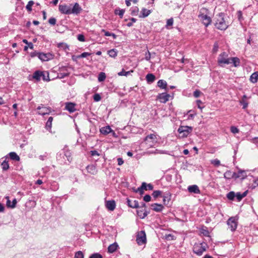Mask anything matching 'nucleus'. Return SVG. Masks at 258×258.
I'll use <instances>...</instances> for the list:
<instances>
[{"mask_svg":"<svg viewBox=\"0 0 258 258\" xmlns=\"http://www.w3.org/2000/svg\"><path fill=\"white\" fill-rule=\"evenodd\" d=\"M224 16L225 15L223 13H220L216 16L215 26L217 29L225 30L228 27V23L226 21Z\"/></svg>","mask_w":258,"mask_h":258,"instance_id":"obj_1","label":"nucleus"},{"mask_svg":"<svg viewBox=\"0 0 258 258\" xmlns=\"http://www.w3.org/2000/svg\"><path fill=\"white\" fill-rule=\"evenodd\" d=\"M158 136L156 133L147 135L144 139V141L149 147H154L158 143Z\"/></svg>","mask_w":258,"mask_h":258,"instance_id":"obj_2","label":"nucleus"},{"mask_svg":"<svg viewBox=\"0 0 258 258\" xmlns=\"http://www.w3.org/2000/svg\"><path fill=\"white\" fill-rule=\"evenodd\" d=\"M208 10L206 8H203L200 9L199 18L202 21L203 23L206 27H208L211 24V18L207 15Z\"/></svg>","mask_w":258,"mask_h":258,"instance_id":"obj_3","label":"nucleus"},{"mask_svg":"<svg viewBox=\"0 0 258 258\" xmlns=\"http://www.w3.org/2000/svg\"><path fill=\"white\" fill-rule=\"evenodd\" d=\"M207 244L205 242L195 244L193 247L194 252L198 255H201L206 250Z\"/></svg>","mask_w":258,"mask_h":258,"instance_id":"obj_4","label":"nucleus"},{"mask_svg":"<svg viewBox=\"0 0 258 258\" xmlns=\"http://www.w3.org/2000/svg\"><path fill=\"white\" fill-rule=\"evenodd\" d=\"M228 55L226 52H223L219 54L218 57V63L221 67H223V64H228L231 63L230 58H228Z\"/></svg>","mask_w":258,"mask_h":258,"instance_id":"obj_5","label":"nucleus"},{"mask_svg":"<svg viewBox=\"0 0 258 258\" xmlns=\"http://www.w3.org/2000/svg\"><path fill=\"white\" fill-rule=\"evenodd\" d=\"M192 131V127L189 126H180L178 129L179 136L180 138L187 137Z\"/></svg>","mask_w":258,"mask_h":258,"instance_id":"obj_6","label":"nucleus"},{"mask_svg":"<svg viewBox=\"0 0 258 258\" xmlns=\"http://www.w3.org/2000/svg\"><path fill=\"white\" fill-rule=\"evenodd\" d=\"M73 68L71 66H62L59 68V73L58 74V77L60 79H63L68 77L70 74V70L72 69Z\"/></svg>","mask_w":258,"mask_h":258,"instance_id":"obj_7","label":"nucleus"},{"mask_svg":"<svg viewBox=\"0 0 258 258\" xmlns=\"http://www.w3.org/2000/svg\"><path fill=\"white\" fill-rule=\"evenodd\" d=\"M136 241L139 245L145 244L146 242V235L144 231H141L138 232L137 235Z\"/></svg>","mask_w":258,"mask_h":258,"instance_id":"obj_8","label":"nucleus"},{"mask_svg":"<svg viewBox=\"0 0 258 258\" xmlns=\"http://www.w3.org/2000/svg\"><path fill=\"white\" fill-rule=\"evenodd\" d=\"M72 4H70L69 5H67L66 4L59 5L58 9L59 12L62 14L65 15H70L71 14V6Z\"/></svg>","mask_w":258,"mask_h":258,"instance_id":"obj_9","label":"nucleus"},{"mask_svg":"<svg viewBox=\"0 0 258 258\" xmlns=\"http://www.w3.org/2000/svg\"><path fill=\"white\" fill-rule=\"evenodd\" d=\"M237 219L235 217H230L227 221V224L229 226V228L232 231H234L236 230L237 226Z\"/></svg>","mask_w":258,"mask_h":258,"instance_id":"obj_10","label":"nucleus"},{"mask_svg":"<svg viewBox=\"0 0 258 258\" xmlns=\"http://www.w3.org/2000/svg\"><path fill=\"white\" fill-rule=\"evenodd\" d=\"M37 109L39 110L38 113L40 115H44L49 114L51 111V109L49 107H45L42 105V106H38Z\"/></svg>","mask_w":258,"mask_h":258,"instance_id":"obj_11","label":"nucleus"},{"mask_svg":"<svg viewBox=\"0 0 258 258\" xmlns=\"http://www.w3.org/2000/svg\"><path fill=\"white\" fill-rule=\"evenodd\" d=\"M169 97L170 95L168 94L163 93L159 94L157 98L161 103H165L169 100Z\"/></svg>","mask_w":258,"mask_h":258,"instance_id":"obj_12","label":"nucleus"},{"mask_svg":"<svg viewBox=\"0 0 258 258\" xmlns=\"http://www.w3.org/2000/svg\"><path fill=\"white\" fill-rule=\"evenodd\" d=\"M82 11V9L78 3H75L73 7L72 8L71 7V14H73L77 15L79 14Z\"/></svg>","mask_w":258,"mask_h":258,"instance_id":"obj_13","label":"nucleus"},{"mask_svg":"<svg viewBox=\"0 0 258 258\" xmlns=\"http://www.w3.org/2000/svg\"><path fill=\"white\" fill-rule=\"evenodd\" d=\"M53 55L50 53H40L39 54V58L42 61H48L53 58Z\"/></svg>","mask_w":258,"mask_h":258,"instance_id":"obj_14","label":"nucleus"},{"mask_svg":"<svg viewBox=\"0 0 258 258\" xmlns=\"http://www.w3.org/2000/svg\"><path fill=\"white\" fill-rule=\"evenodd\" d=\"M63 154L65 156L68 161V163H71L72 160V153L69 150L68 147L66 146L62 150Z\"/></svg>","mask_w":258,"mask_h":258,"instance_id":"obj_15","label":"nucleus"},{"mask_svg":"<svg viewBox=\"0 0 258 258\" xmlns=\"http://www.w3.org/2000/svg\"><path fill=\"white\" fill-rule=\"evenodd\" d=\"M75 105L76 104L74 103L69 102H66L65 103V109L70 113H73L76 110Z\"/></svg>","mask_w":258,"mask_h":258,"instance_id":"obj_16","label":"nucleus"},{"mask_svg":"<svg viewBox=\"0 0 258 258\" xmlns=\"http://www.w3.org/2000/svg\"><path fill=\"white\" fill-rule=\"evenodd\" d=\"M105 206L108 210L112 211L115 208V202L114 200L107 201L105 203Z\"/></svg>","mask_w":258,"mask_h":258,"instance_id":"obj_17","label":"nucleus"},{"mask_svg":"<svg viewBox=\"0 0 258 258\" xmlns=\"http://www.w3.org/2000/svg\"><path fill=\"white\" fill-rule=\"evenodd\" d=\"M188 191L190 193H194L196 194H200V190L197 185H192L188 186Z\"/></svg>","mask_w":258,"mask_h":258,"instance_id":"obj_18","label":"nucleus"},{"mask_svg":"<svg viewBox=\"0 0 258 258\" xmlns=\"http://www.w3.org/2000/svg\"><path fill=\"white\" fill-rule=\"evenodd\" d=\"M152 209L157 212H161L164 209V207L162 204L157 203L153 204L151 205Z\"/></svg>","mask_w":258,"mask_h":258,"instance_id":"obj_19","label":"nucleus"},{"mask_svg":"<svg viewBox=\"0 0 258 258\" xmlns=\"http://www.w3.org/2000/svg\"><path fill=\"white\" fill-rule=\"evenodd\" d=\"M247 99L248 98L246 95H244L241 99L239 100V103L240 105H242V108L244 109H246L248 106V103L247 101Z\"/></svg>","mask_w":258,"mask_h":258,"instance_id":"obj_20","label":"nucleus"},{"mask_svg":"<svg viewBox=\"0 0 258 258\" xmlns=\"http://www.w3.org/2000/svg\"><path fill=\"white\" fill-rule=\"evenodd\" d=\"M127 205L128 206V207L132 208H138L140 207L138 202L136 200L132 201L128 199H127Z\"/></svg>","mask_w":258,"mask_h":258,"instance_id":"obj_21","label":"nucleus"},{"mask_svg":"<svg viewBox=\"0 0 258 258\" xmlns=\"http://www.w3.org/2000/svg\"><path fill=\"white\" fill-rule=\"evenodd\" d=\"M163 202L164 205H167L170 201L171 194L169 192H166L163 195Z\"/></svg>","mask_w":258,"mask_h":258,"instance_id":"obj_22","label":"nucleus"},{"mask_svg":"<svg viewBox=\"0 0 258 258\" xmlns=\"http://www.w3.org/2000/svg\"><path fill=\"white\" fill-rule=\"evenodd\" d=\"M118 247V245L116 242L110 244L108 247V252L111 253L115 252Z\"/></svg>","mask_w":258,"mask_h":258,"instance_id":"obj_23","label":"nucleus"},{"mask_svg":"<svg viewBox=\"0 0 258 258\" xmlns=\"http://www.w3.org/2000/svg\"><path fill=\"white\" fill-rule=\"evenodd\" d=\"M86 169L87 170L88 172L93 175L95 174L97 172L96 167L94 165H88L86 167Z\"/></svg>","mask_w":258,"mask_h":258,"instance_id":"obj_24","label":"nucleus"},{"mask_svg":"<svg viewBox=\"0 0 258 258\" xmlns=\"http://www.w3.org/2000/svg\"><path fill=\"white\" fill-rule=\"evenodd\" d=\"M100 132L103 135H107L109 133H111L112 130L109 125H107L101 128L100 129Z\"/></svg>","mask_w":258,"mask_h":258,"instance_id":"obj_25","label":"nucleus"},{"mask_svg":"<svg viewBox=\"0 0 258 258\" xmlns=\"http://www.w3.org/2000/svg\"><path fill=\"white\" fill-rule=\"evenodd\" d=\"M151 13V11L147 10L145 8H143L141 11V15L139 16L140 18H146Z\"/></svg>","mask_w":258,"mask_h":258,"instance_id":"obj_26","label":"nucleus"},{"mask_svg":"<svg viewBox=\"0 0 258 258\" xmlns=\"http://www.w3.org/2000/svg\"><path fill=\"white\" fill-rule=\"evenodd\" d=\"M146 80L148 84H151L155 80V76L153 74H148Z\"/></svg>","mask_w":258,"mask_h":258,"instance_id":"obj_27","label":"nucleus"},{"mask_svg":"<svg viewBox=\"0 0 258 258\" xmlns=\"http://www.w3.org/2000/svg\"><path fill=\"white\" fill-rule=\"evenodd\" d=\"M230 61L232 63L235 67L240 66V59L237 57H233L230 58Z\"/></svg>","mask_w":258,"mask_h":258,"instance_id":"obj_28","label":"nucleus"},{"mask_svg":"<svg viewBox=\"0 0 258 258\" xmlns=\"http://www.w3.org/2000/svg\"><path fill=\"white\" fill-rule=\"evenodd\" d=\"M235 174L234 175V178L237 179L238 178H240L241 179H243L244 176H245L243 174L245 173V171L243 170H239L237 172H234Z\"/></svg>","mask_w":258,"mask_h":258,"instance_id":"obj_29","label":"nucleus"},{"mask_svg":"<svg viewBox=\"0 0 258 258\" xmlns=\"http://www.w3.org/2000/svg\"><path fill=\"white\" fill-rule=\"evenodd\" d=\"M234 175H235L234 172H232L230 170H227L224 174V177L226 179H230L231 178H234Z\"/></svg>","mask_w":258,"mask_h":258,"instance_id":"obj_30","label":"nucleus"},{"mask_svg":"<svg viewBox=\"0 0 258 258\" xmlns=\"http://www.w3.org/2000/svg\"><path fill=\"white\" fill-rule=\"evenodd\" d=\"M42 72L39 71H35L33 75V78L39 81L41 79V77L42 75Z\"/></svg>","mask_w":258,"mask_h":258,"instance_id":"obj_31","label":"nucleus"},{"mask_svg":"<svg viewBox=\"0 0 258 258\" xmlns=\"http://www.w3.org/2000/svg\"><path fill=\"white\" fill-rule=\"evenodd\" d=\"M247 194V191H245L242 194L238 192L235 194V197L238 201H240L244 197H246Z\"/></svg>","mask_w":258,"mask_h":258,"instance_id":"obj_32","label":"nucleus"},{"mask_svg":"<svg viewBox=\"0 0 258 258\" xmlns=\"http://www.w3.org/2000/svg\"><path fill=\"white\" fill-rule=\"evenodd\" d=\"M258 80V72H254L251 74L250 77V81L253 83H255L257 82Z\"/></svg>","mask_w":258,"mask_h":258,"instance_id":"obj_33","label":"nucleus"},{"mask_svg":"<svg viewBox=\"0 0 258 258\" xmlns=\"http://www.w3.org/2000/svg\"><path fill=\"white\" fill-rule=\"evenodd\" d=\"M167 85V82L163 80H160L157 82V86L162 89H166Z\"/></svg>","mask_w":258,"mask_h":258,"instance_id":"obj_34","label":"nucleus"},{"mask_svg":"<svg viewBox=\"0 0 258 258\" xmlns=\"http://www.w3.org/2000/svg\"><path fill=\"white\" fill-rule=\"evenodd\" d=\"M149 212L147 211L143 212L142 210H138L137 214L141 219L145 218L148 214Z\"/></svg>","mask_w":258,"mask_h":258,"instance_id":"obj_35","label":"nucleus"},{"mask_svg":"<svg viewBox=\"0 0 258 258\" xmlns=\"http://www.w3.org/2000/svg\"><path fill=\"white\" fill-rule=\"evenodd\" d=\"M50 189L53 191H56L59 188L58 183L55 181L50 182Z\"/></svg>","mask_w":258,"mask_h":258,"instance_id":"obj_36","label":"nucleus"},{"mask_svg":"<svg viewBox=\"0 0 258 258\" xmlns=\"http://www.w3.org/2000/svg\"><path fill=\"white\" fill-rule=\"evenodd\" d=\"M107 53L110 57L115 58L117 55V50L113 48L108 50Z\"/></svg>","mask_w":258,"mask_h":258,"instance_id":"obj_37","label":"nucleus"},{"mask_svg":"<svg viewBox=\"0 0 258 258\" xmlns=\"http://www.w3.org/2000/svg\"><path fill=\"white\" fill-rule=\"evenodd\" d=\"M200 232L201 234H202L203 235L207 237L210 236V232L208 230L207 228L205 226L203 227L200 229Z\"/></svg>","mask_w":258,"mask_h":258,"instance_id":"obj_38","label":"nucleus"},{"mask_svg":"<svg viewBox=\"0 0 258 258\" xmlns=\"http://www.w3.org/2000/svg\"><path fill=\"white\" fill-rule=\"evenodd\" d=\"M9 156L12 160L18 161L20 160L19 156L15 152H10Z\"/></svg>","mask_w":258,"mask_h":258,"instance_id":"obj_39","label":"nucleus"},{"mask_svg":"<svg viewBox=\"0 0 258 258\" xmlns=\"http://www.w3.org/2000/svg\"><path fill=\"white\" fill-rule=\"evenodd\" d=\"M52 120L53 117L52 116H50L46 123L45 127L47 130H50L51 129Z\"/></svg>","mask_w":258,"mask_h":258,"instance_id":"obj_40","label":"nucleus"},{"mask_svg":"<svg viewBox=\"0 0 258 258\" xmlns=\"http://www.w3.org/2000/svg\"><path fill=\"white\" fill-rule=\"evenodd\" d=\"M146 183L143 182L141 186L138 188L137 192H139L140 195H143L144 193V190L146 189Z\"/></svg>","mask_w":258,"mask_h":258,"instance_id":"obj_41","label":"nucleus"},{"mask_svg":"<svg viewBox=\"0 0 258 258\" xmlns=\"http://www.w3.org/2000/svg\"><path fill=\"white\" fill-rule=\"evenodd\" d=\"M125 11L123 9H115L114 11V14L116 15H118L120 18H122Z\"/></svg>","mask_w":258,"mask_h":258,"instance_id":"obj_42","label":"nucleus"},{"mask_svg":"<svg viewBox=\"0 0 258 258\" xmlns=\"http://www.w3.org/2000/svg\"><path fill=\"white\" fill-rule=\"evenodd\" d=\"M1 166L4 170H7L9 168V165L8 161H7V158H6L1 164Z\"/></svg>","mask_w":258,"mask_h":258,"instance_id":"obj_43","label":"nucleus"},{"mask_svg":"<svg viewBox=\"0 0 258 258\" xmlns=\"http://www.w3.org/2000/svg\"><path fill=\"white\" fill-rule=\"evenodd\" d=\"M106 78V75L103 72H101L98 75V80L99 82H101L105 80Z\"/></svg>","mask_w":258,"mask_h":258,"instance_id":"obj_44","label":"nucleus"},{"mask_svg":"<svg viewBox=\"0 0 258 258\" xmlns=\"http://www.w3.org/2000/svg\"><path fill=\"white\" fill-rule=\"evenodd\" d=\"M226 197L228 200L233 201L235 197V193L232 191H230L227 194Z\"/></svg>","mask_w":258,"mask_h":258,"instance_id":"obj_45","label":"nucleus"},{"mask_svg":"<svg viewBox=\"0 0 258 258\" xmlns=\"http://www.w3.org/2000/svg\"><path fill=\"white\" fill-rule=\"evenodd\" d=\"M162 191L159 190H154L152 193V196L154 198H157L162 195Z\"/></svg>","mask_w":258,"mask_h":258,"instance_id":"obj_46","label":"nucleus"},{"mask_svg":"<svg viewBox=\"0 0 258 258\" xmlns=\"http://www.w3.org/2000/svg\"><path fill=\"white\" fill-rule=\"evenodd\" d=\"M133 72V71H131V72ZM130 74H131L130 71L126 72L124 70V69H122V71L121 72L118 73L117 74L119 76H127Z\"/></svg>","mask_w":258,"mask_h":258,"instance_id":"obj_47","label":"nucleus"},{"mask_svg":"<svg viewBox=\"0 0 258 258\" xmlns=\"http://www.w3.org/2000/svg\"><path fill=\"white\" fill-rule=\"evenodd\" d=\"M34 2L33 1H30L28 3V4H27V6L26 7V9L28 11H29V12H31L32 11V6L34 4Z\"/></svg>","mask_w":258,"mask_h":258,"instance_id":"obj_48","label":"nucleus"},{"mask_svg":"<svg viewBox=\"0 0 258 258\" xmlns=\"http://www.w3.org/2000/svg\"><path fill=\"white\" fill-rule=\"evenodd\" d=\"M211 163L216 167H218L220 165V161L218 159L211 160Z\"/></svg>","mask_w":258,"mask_h":258,"instance_id":"obj_49","label":"nucleus"},{"mask_svg":"<svg viewBox=\"0 0 258 258\" xmlns=\"http://www.w3.org/2000/svg\"><path fill=\"white\" fill-rule=\"evenodd\" d=\"M42 77L44 81H49L50 80L49 78V74L48 72H42Z\"/></svg>","mask_w":258,"mask_h":258,"instance_id":"obj_50","label":"nucleus"},{"mask_svg":"<svg viewBox=\"0 0 258 258\" xmlns=\"http://www.w3.org/2000/svg\"><path fill=\"white\" fill-rule=\"evenodd\" d=\"M173 19L172 18L167 20L166 25V27L168 28L169 27H171L173 25Z\"/></svg>","mask_w":258,"mask_h":258,"instance_id":"obj_51","label":"nucleus"},{"mask_svg":"<svg viewBox=\"0 0 258 258\" xmlns=\"http://www.w3.org/2000/svg\"><path fill=\"white\" fill-rule=\"evenodd\" d=\"M230 131L234 134H237L239 132V130L235 126H231L230 127Z\"/></svg>","mask_w":258,"mask_h":258,"instance_id":"obj_52","label":"nucleus"},{"mask_svg":"<svg viewBox=\"0 0 258 258\" xmlns=\"http://www.w3.org/2000/svg\"><path fill=\"white\" fill-rule=\"evenodd\" d=\"M74 258H84V254L81 251L76 252Z\"/></svg>","mask_w":258,"mask_h":258,"instance_id":"obj_53","label":"nucleus"},{"mask_svg":"<svg viewBox=\"0 0 258 258\" xmlns=\"http://www.w3.org/2000/svg\"><path fill=\"white\" fill-rule=\"evenodd\" d=\"M56 20L55 18L51 17L48 20V23L51 25H55L56 24Z\"/></svg>","mask_w":258,"mask_h":258,"instance_id":"obj_54","label":"nucleus"},{"mask_svg":"<svg viewBox=\"0 0 258 258\" xmlns=\"http://www.w3.org/2000/svg\"><path fill=\"white\" fill-rule=\"evenodd\" d=\"M89 258H103V257L100 254L98 253H95L91 254Z\"/></svg>","mask_w":258,"mask_h":258,"instance_id":"obj_55","label":"nucleus"},{"mask_svg":"<svg viewBox=\"0 0 258 258\" xmlns=\"http://www.w3.org/2000/svg\"><path fill=\"white\" fill-rule=\"evenodd\" d=\"M93 99L95 101L98 102L101 100V98L99 94H95L93 96Z\"/></svg>","mask_w":258,"mask_h":258,"instance_id":"obj_56","label":"nucleus"},{"mask_svg":"<svg viewBox=\"0 0 258 258\" xmlns=\"http://www.w3.org/2000/svg\"><path fill=\"white\" fill-rule=\"evenodd\" d=\"M202 94V93L201 92V91H200V90H196V91H194V96L195 97V98H198L199 97H200V96Z\"/></svg>","mask_w":258,"mask_h":258,"instance_id":"obj_57","label":"nucleus"},{"mask_svg":"<svg viewBox=\"0 0 258 258\" xmlns=\"http://www.w3.org/2000/svg\"><path fill=\"white\" fill-rule=\"evenodd\" d=\"M90 55V53H89L88 52H85L82 53L81 55L77 56V58L86 57L88 56H89Z\"/></svg>","mask_w":258,"mask_h":258,"instance_id":"obj_58","label":"nucleus"},{"mask_svg":"<svg viewBox=\"0 0 258 258\" xmlns=\"http://www.w3.org/2000/svg\"><path fill=\"white\" fill-rule=\"evenodd\" d=\"M130 20L131 21V22L128 23L126 24L127 26V27H131V26H133V23H135V22L137 21V19H135V18H132L130 19Z\"/></svg>","mask_w":258,"mask_h":258,"instance_id":"obj_59","label":"nucleus"},{"mask_svg":"<svg viewBox=\"0 0 258 258\" xmlns=\"http://www.w3.org/2000/svg\"><path fill=\"white\" fill-rule=\"evenodd\" d=\"M165 238L168 240H172L174 239V236L171 234H169L166 235Z\"/></svg>","mask_w":258,"mask_h":258,"instance_id":"obj_60","label":"nucleus"},{"mask_svg":"<svg viewBox=\"0 0 258 258\" xmlns=\"http://www.w3.org/2000/svg\"><path fill=\"white\" fill-rule=\"evenodd\" d=\"M78 40L81 42H84L85 41V37L83 34H79L77 36Z\"/></svg>","mask_w":258,"mask_h":258,"instance_id":"obj_61","label":"nucleus"},{"mask_svg":"<svg viewBox=\"0 0 258 258\" xmlns=\"http://www.w3.org/2000/svg\"><path fill=\"white\" fill-rule=\"evenodd\" d=\"M90 154L92 156H99L100 154L96 150H92L90 152Z\"/></svg>","mask_w":258,"mask_h":258,"instance_id":"obj_62","label":"nucleus"},{"mask_svg":"<svg viewBox=\"0 0 258 258\" xmlns=\"http://www.w3.org/2000/svg\"><path fill=\"white\" fill-rule=\"evenodd\" d=\"M144 201L146 202H149L151 201V197L149 195H146L144 197Z\"/></svg>","mask_w":258,"mask_h":258,"instance_id":"obj_63","label":"nucleus"},{"mask_svg":"<svg viewBox=\"0 0 258 258\" xmlns=\"http://www.w3.org/2000/svg\"><path fill=\"white\" fill-rule=\"evenodd\" d=\"M146 189H145L146 190H153V185L151 184V183H149V184H147L146 183Z\"/></svg>","mask_w":258,"mask_h":258,"instance_id":"obj_64","label":"nucleus"}]
</instances>
